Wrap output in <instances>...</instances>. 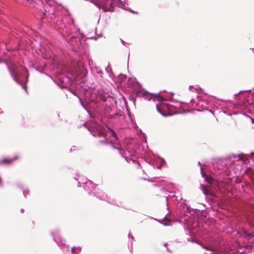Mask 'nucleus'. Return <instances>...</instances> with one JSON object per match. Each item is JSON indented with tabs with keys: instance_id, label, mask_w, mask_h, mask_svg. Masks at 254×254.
Instances as JSON below:
<instances>
[{
	"instance_id": "obj_1",
	"label": "nucleus",
	"mask_w": 254,
	"mask_h": 254,
	"mask_svg": "<svg viewBox=\"0 0 254 254\" xmlns=\"http://www.w3.org/2000/svg\"><path fill=\"white\" fill-rule=\"evenodd\" d=\"M112 133V136L114 138L113 140L111 141L108 140L106 137L105 138V140H100L99 141V144L101 145H111L112 147L113 150L112 152V155H115L116 156L119 155V156L125 162H127V158L125 157V151L123 149L121 148L119 146H115V141L118 140V137L115 132V131L113 130H111Z\"/></svg>"
},
{
	"instance_id": "obj_2",
	"label": "nucleus",
	"mask_w": 254,
	"mask_h": 254,
	"mask_svg": "<svg viewBox=\"0 0 254 254\" xmlns=\"http://www.w3.org/2000/svg\"><path fill=\"white\" fill-rule=\"evenodd\" d=\"M90 1L91 2L96 5L98 7L102 8L103 10L105 12H112L114 10V7L113 6V0H106V1L103 3H100L98 0H90Z\"/></svg>"
},
{
	"instance_id": "obj_3",
	"label": "nucleus",
	"mask_w": 254,
	"mask_h": 254,
	"mask_svg": "<svg viewBox=\"0 0 254 254\" xmlns=\"http://www.w3.org/2000/svg\"><path fill=\"white\" fill-rule=\"evenodd\" d=\"M172 108L171 105L166 103H161L156 105L158 112L164 116L172 115Z\"/></svg>"
},
{
	"instance_id": "obj_4",
	"label": "nucleus",
	"mask_w": 254,
	"mask_h": 254,
	"mask_svg": "<svg viewBox=\"0 0 254 254\" xmlns=\"http://www.w3.org/2000/svg\"><path fill=\"white\" fill-rule=\"evenodd\" d=\"M11 75L12 77L14 78V80L18 83V84H20L22 87L25 89L26 91H27V87L23 84L21 81H19V78H18V75L17 71L15 69V68H10L9 69Z\"/></svg>"
},
{
	"instance_id": "obj_5",
	"label": "nucleus",
	"mask_w": 254,
	"mask_h": 254,
	"mask_svg": "<svg viewBox=\"0 0 254 254\" xmlns=\"http://www.w3.org/2000/svg\"><path fill=\"white\" fill-rule=\"evenodd\" d=\"M93 135L94 136H98L99 137H103L106 138L107 134L104 131L103 129L101 128L93 132Z\"/></svg>"
},
{
	"instance_id": "obj_6",
	"label": "nucleus",
	"mask_w": 254,
	"mask_h": 254,
	"mask_svg": "<svg viewBox=\"0 0 254 254\" xmlns=\"http://www.w3.org/2000/svg\"><path fill=\"white\" fill-rule=\"evenodd\" d=\"M16 158H17V157H14L13 159L4 158V159H2L0 162V164H10L13 161V160L16 159Z\"/></svg>"
},
{
	"instance_id": "obj_7",
	"label": "nucleus",
	"mask_w": 254,
	"mask_h": 254,
	"mask_svg": "<svg viewBox=\"0 0 254 254\" xmlns=\"http://www.w3.org/2000/svg\"><path fill=\"white\" fill-rule=\"evenodd\" d=\"M205 180L207 183H208L209 184L212 183L213 180L210 177H209L207 175H205Z\"/></svg>"
},
{
	"instance_id": "obj_8",
	"label": "nucleus",
	"mask_w": 254,
	"mask_h": 254,
	"mask_svg": "<svg viewBox=\"0 0 254 254\" xmlns=\"http://www.w3.org/2000/svg\"><path fill=\"white\" fill-rule=\"evenodd\" d=\"M156 99L159 101H162L164 100V98L162 97L158 96V97H156Z\"/></svg>"
},
{
	"instance_id": "obj_9",
	"label": "nucleus",
	"mask_w": 254,
	"mask_h": 254,
	"mask_svg": "<svg viewBox=\"0 0 254 254\" xmlns=\"http://www.w3.org/2000/svg\"><path fill=\"white\" fill-rule=\"evenodd\" d=\"M205 194H210L208 190H205L204 191Z\"/></svg>"
},
{
	"instance_id": "obj_10",
	"label": "nucleus",
	"mask_w": 254,
	"mask_h": 254,
	"mask_svg": "<svg viewBox=\"0 0 254 254\" xmlns=\"http://www.w3.org/2000/svg\"><path fill=\"white\" fill-rule=\"evenodd\" d=\"M2 180L0 178V185H2Z\"/></svg>"
},
{
	"instance_id": "obj_11",
	"label": "nucleus",
	"mask_w": 254,
	"mask_h": 254,
	"mask_svg": "<svg viewBox=\"0 0 254 254\" xmlns=\"http://www.w3.org/2000/svg\"><path fill=\"white\" fill-rule=\"evenodd\" d=\"M203 248L206 250H210L209 248L207 247H203Z\"/></svg>"
},
{
	"instance_id": "obj_12",
	"label": "nucleus",
	"mask_w": 254,
	"mask_h": 254,
	"mask_svg": "<svg viewBox=\"0 0 254 254\" xmlns=\"http://www.w3.org/2000/svg\"><path fill=\"white\" fill-rule=\"evenodd\" d=\"M252 236V234H249L248 235V236L249 238H251Z\"/></svg>"
},
{
	"instance_id": "obj_13",
	"label": "nucleus",
	"mask_w": 254,
	"mask_h": 254,
	"mask_svg": "<svg viewBox=\"0 0 254 254\" xmlns=\"http://www.w3.org/2000/svg\"><path fill=\"white\" fill-rule=\"evenodd\" d=\"M72 252H74V249H72Z\"/></svg>"
},
{
	"instance_id": "obj_14",
	"label": "nucleus",
	"mask_w": 254,
	"mask_h": 254,
	"mask_svg": "<svg viewBox=\"0 0 254 254\" xmlns=\"http://www.w3.org/2000/svg\"><path fill=\"white\" fill-rule=\"evenodd\" d=\"M211 254H213L211 253Z\"/></svg>"
}]
</instances>
